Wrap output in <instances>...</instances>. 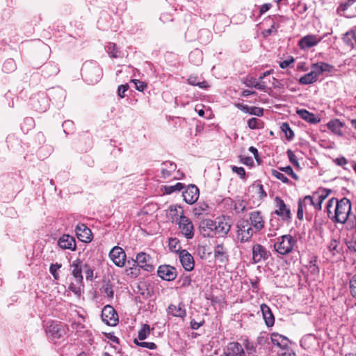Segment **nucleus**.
<instances>
[{
    "mask_svg": "<svg viewBox=\"0 0 356 356\" xmlns=\"http://www.w3.org/2000/svg\"><path fill=\"white\" fill-rule=\"evenodd\" d=\"M318 76L313 70L312 72L301 76L299 79V83L304 85H308L316 81Z\"/></svg>",
    "mask_w": 356,
    "mask_h": 356,
    "instance_id": "nucleus-35",
    "label": "nucleus"
},
{
    "mask_svg": "<svg viewBox=\"0 0 356 356\" xmlns=\"http://www.w3.org/2000/svg\"><path fill=\"white\" fill-rule=\"evenodd\" d=\"M248 221L252 228L257 233L264 227L265 221L260 211H254L249 213Z\"/></svg>",
    "mask_w": 356,
    "mask_h": 356,
    "instance_id": "nucleus-7",
    "label": "nucleus"
},
{
    "mask_svg": "<svg viewBox=\"0 0 356 356\" xmlns=\"http://www.w3.org/2000/svg\"><path fill=\"white\" fill-rule=\"evenodd\" d=\"M280 170L282 172H284L287 175H290L295 180L298 179V175L293 172V170L291 166L288 165L286 167L280 168Z\"/></svg>",
    "mask_w": 356,
    "mask_h": 356,
    "instance_id": "nucleus-51",
    "label": "nucleus"
},
{
    "mask_svg": "<svg viewBox=\"0 0 356 356\" xmlns=\"http://www.w3.org/2000/svg\"><path fill=\"white\" fill-rule=\"evenodd\" d=\"M230 224L224 218H218L215 221L214 236H225L229 232Z\"/></svg>",
    "mask_w": 356,
    "mask_h": 356,
    "instance_id": "nucleus-16",
    "label": "nucleus"
},
{
    "mask_svg": "<svg viewBox=\"0 0 356 356\" xmlns=\"http://www.w3.org/2000/svg\"><path fill=\"white\" fill-rule=\"evenodd\" d=\"M275 202L277 207V209L275 211V213L277 216H281L283 220L290 218L291 211L289 208L284 203V202L278 197H275Z\"/></svg>",
    "mask_w": 356,
    "mask_h": 356,
    "instance_id": "nucleus-21",
    "label": "nucleus"
},
{
    "mask_svg": "<svg viewBox=\"0 0 356 356\" xmlns=\"http://www.w3.org/2000/svg\"><path fill=\"white\" fill-rule=\"evenodd\" d=\"M199 195V189L195 185L188 186L182 193L184 201L189 204H194L197 200Z\"/></svg>",
    "mask_w": 356,
    "mask_h": 356,
    "instance_id": "nucleus-15",
    "label": "nucleus"
},
{
    "mask_svg": "<svg viewBox=\"0 0 356 356\" xmlns=\"http://www.w3.org/2000/svg\"><path fill=\"white\" fill-rule=\"evenodd\" d=\"M330 191V190L323 189L321 191H318V192L313 194L315 201H316V205L318 207V210L321 209L322 202L329 195Z\"/></svg>",
    "mask_w": 356,
    "mask_h": 356,
    "instance_id": "nucleus-33",
    "label": "nucleus"
},
{
    "mask_svg": "<svg viewBox=\"0 0 356 356\" xmlns=\"http://www.w3.org/2000/svg\"><path fill=\"white\" fill-rule=\"evenodd\" d=\"M241 162L247 165H252L253 160L250 156H241Z\"/></svg>",
    "mask_w": 356,
    "mask_h": 356,
    "instance_id": "nucleus-60",
    "label": "nucleus"
},
{
    "mask_svg": "<svg viewBox=\"0 0 356 356\" xmlns=\"http://www.w3.org/2000/svg\"><path fill=\"white\" fill-rule=\"evenodd\" d=\"M109 258L117 266L122 267L125 264L126 254L121 247L115 246L109 252Z\"/></svg>",
    "mask_w": 356,
    "mask_h": 356,
    "instance_id": "nucleus-9",
    "label": "nucleus"
},
{
    "mask_svg": "<svg viewBox=\"0 0 356 356\" xmlns=\"http://www.w3.org/2000/svg\"><path fill=\"white\" fill-rule=\"evenodd\" d=\"M348 286L351 296L356 299V275H353L350 277Z\"/></svg>",
    "mask_w": 356,
    "mask_h": 356,
    "instance_id": "nucleus-40",
    "label": "nucleus"
},
{
    "mask_svg": "<svg viewBox=\"0 0 356 356\" xmlns=\"http://www.w3.org/2000/svg\"><path fill=\"white\" fill-rule=\"evenodd\" d=\"M232 170H233V172L237 173L241 178L243 179L245 177V171L243 168L233 166Z\"/></svg>",
    "mask_w": 356,
    "mask_h": 356,
    "instance_id": "nucleus-57",
    "label": "nucleus"
},
{
    "mask_svg": "<svg viewBox=\"0 0 356 356\" xmlns=\"http://www.w3.org/2000/svg\"><path fill=\"white\" fill-rule=\"evenodd\" d=\"M150 334V327L147 324H144L141 330L138 332V339L143 341Z\"/></svg>",
    "mask_w": 356,
    "mask_h": 356,
    "instance_id": "nucleus-39",
    "label": "nucleus"
},
{
    "mask_svg": "<svg viewBox=\"0 0 356 356\" xmlns=\"http://www.w3.org/2000/svg\"><path fill=\"white\" fill-rule=\"evenodd\" d=\"M327 128L335 135L342 136L343 135V128L344 124L338 119L330 120L327 124Z\"/></svg>",
    "mask_w": 356,
    "mask_h": 356,
    "instance_id": "nucleus-26",
    "label": "nucleus"
},
{
    "mask_svg": "<svg viewBox=\"0 0 356 356\" xmlns=\"http://www.w3.org/2000/svg\"><path fill=\"white\" fill-rule=\"evenodd\" d=\"M238 107L240 108L242 111L248 112L249 113L257 116H262L264 113L263 108L259 107H249L248 106H242L240 104L238 105Z\"/></svg>",
    "mask_w": 356,
    "mask_h": 356,
    "instance_id": "nucleus-37",
    "label": "nucleus"
},
{
    "mask_svg": "<svg viewBox=\"0 0 356 356\" xmlns=\"http://www.w3.org/2000/svg\"><path fill=\"white\" fill-rule=\"evenodd\" d=\"M46 331L53 339H60L66 333L65 326L56 322H51Z\"/></svg>",
    "mask_w": 356,
    "mask_h": 356,
    "instance_id": "nucleus-11",
    "label": "nucleus"
},
{
    "mask_svg": "<svg viewBox=\"0 0 356 356\" xmlns=\"http://www.w3.org/2000/svg\"><path fill=\"white\" fill-rule=\"evenodd\" d=\"M81 264L82 262L80 259H76L72 265L73 268L72 275L78 284L81 283L83 281Z\"/></svg>",
    "mask_w": 356,
    "mask_h": 356,
    "instance_id": "nucleus-28",
    "label": "nucleus"
},
{
    "mask_svg": "<svg viewBox=\"0 0 356 356\" xmlns=\"http://www.w3.org/2000/svg\"><path fill=\"white\" fill-rule=\"evenodd\" d=\"M131 82L134 83L136 89L138 91L143 92L147 88V84L145 82L138 79H132Z\"/></svg>",
    "mask_w": 356,
    "mask_h": 356,
    "instance_id": "nucleus-53",
    "label": "nucleus"
},
{
    "mask_svg": "<svg viewBox=\"0 0 356 356\" xmlns=\"http://www.w3.org/2000/svg\"><path fill=\"white\" fill-rule=\"evenodd\" d=\"M61 268V264H51L49 268V271L54 277V279H58V273H57L58 270Z\"/></svg>",
    "mask_w": 356,
    "mask_h": 356,
    "instance_id": "nucleus-52",
    "label": "nucleus"
},
{
    "mask_svg": "<svg viewBox=\"0 0 356 356\" xmlns=\"http://www.w3.org/2000/svg\"><path fill=\"white\" fill-rule=\"evenodd\" d=\"M261 311L262 312L266 325L268 327L273 326L275 323V318L270 307L265 304H262L261 305Z\"/></svg>",
    "mask_w": 356,
    "mask_h": 356,
    "instance_id": "nucleus-27",
    "label": "nucleus"
},
{
    "mask_svg": "<svg viewBox=\"0 0 356 356\" xmlns=\"http://www.w3.org/2000/svg\"><path fill=\"white\" fill-rule=\"evenodd\" d=\"M269 256L270 252L261 245L255 244L252 246V261L254 264L265 261Z\"/></svg>",
    "mask_w": 356,
    "mask_h": 356,
    "instance_id": "nucleus-10",
    "label": "nucleus"
},
{
    "mask_svg": "<svg viewBox=\"0 0 356 356\" xmlns=\"http://www.w3.org/2000/svg\"><path fill=\"white\" fill-rule=\"evenodd\" d=\"M335 163L340 166H343L347 163V160L344 157L337 158L335 160Z\"/></svg>",
    "mask_w": 356,
    "mask_h": 356,
    "instance_id": "nucleus-63",
    "label": "nucleus"
},
{
    "mask_svg": "<svg viewBox=\"0 0 356 356\" xmlns=\"http://www.w3.org/2000/svg\"><path fill=\"white\" fill-rule=\"evenodd\" d=\"M244 84L247 87H254L260 90H264L266 87L264 82H259V81H256L255 79H254L253 77H251V76H248L245 79V80L244 81Z\"/></svg>",
    "mask_w": 356,
    "mask_h": 356,
    "instance_id": "nucleus-34",
    "label": "nucleus"
},
{
    "mask_svg": "<svg viewBox=\"0 0 356 356\" xmlns=\"http://www.w3.org/2000/svg\"><path fill=\"white\" fill-rule=\"evenodd\" d=\"M214 257L220 262H225L227 258V252L222 245H218L214 249Z\"/></svg>",
    "mask_w": 356,
    "mask_h": 356,
    "instance_id": "nucleus-36",
    "label": "nucleus"
},
{
    "mask_svg": "<svg viewBox=\"0 0 356 356\" xmlns=\"http://www.w3.org/2000/svg\"><path fill=\"white\" fill-rule=\"evenodd\" d=\"M286 153H287V155H288L290 162L295 166L300 168L298 158H297V156L295 154V153L293 151H291V149H288Z\"/></svg>",
    "mask_w": 356,
    "mask_h": 356,
    "instance_id": "nucleus-50",
    "label": "nucleus"
},
{
    "mask_svg": "<svg viewBox=\"0 0 356 356\" xmlns=\"http://www.w3.org/2000/svg\"><path fill=\"white\" fill-rule=\"evenodd\" d=\"M296 113L302 119L312 124H317L321 121L320 118L316 116L315 114L309 112L306 109H298L296 111Z\"/></svg>",
    "mask_w": 356,
    "mask_h": 356,
    "instance_id": "nucleus-25",
    "label": "nucleus"
},
{
    "mask_svg": "<svg viewBox=\"0 0 356 356\" xmlns=\"http://www.w3.org/2000/svg\"><path fill=\"white\" fill-rule=\"evenodd\" d=\"M102 318L104 322L111 326H115L118 323V315L111 305H106L103 308Z\"/></svg>",
    "mask_w": 356,
    "mask_h": 356,
    "instance_id": "nucleus-6",
    "label": "nucleus"
},
{
    "mask_svg": "<svg viewBox=\"0 0 356 356\" xmlns=\"http://www.w3.org/2000/svg\"><path fill=\"white\" fill-rule=\"evenodd\" d=\"M343 40L350 48L356 46V26L344 35Z\"/></svg>",
    "mask_w": 356,
    "mask_h": 356,
    "instance_id": "nucleus-30",
    "label": "nucleus"
},
{
    "mask_svg": "<svg viewBox=\"0 0 356 356\" xmlns=\"http://www.w3.org/2000/svg\"><path fill=\"white\" fill-rule=\"evenodd\" d=\"M280 129L285 134V136L287 139L291 140L293 138V131L291 130L288 123H282L280 126Z\"/></svg>",
    "mask_w": 356,
    "mask_h": 356,
    "instance_id": "nucleus-43",
    "label": "nucleus"
},
{
    "mask_svg": "<svg viewBox=\"0 0 356 356\" xmlns=\"http://www.w3.org/2000/svg\"><path fill=\"white\" fill-rule=\"evenodd\" d=\"M136 263L137 265L147 272H152L154 269L152 258L145 252H140L136 255Z\"/></svg>",
    "mask_w": 356,
    "mask_h": 356,
    "instance_id": "nucleus-8",
    "label": "nucleus"
},
{
    "mask_svg": "<svg viewBox=\"0 0 356 356\" xmlns=\"http://www.w3.org/2000/svg\"><path fill=\"white\" fill-rule=\"evenodd\" d=\"M270 339L273 345L283 350H286L289 348L290 341L287 337L283 335L273 332L270 334Z\"/></svg>",
    "mask_w": 356,
    "mask_h": 356,
    "instance_id": "nucleus-22",
    "label": "nucleus"
},
{
    "mask_svg": "<svg viewBox=\"0 0 356 356\" xmlns=\"http://www.w3.org/2000/svg\"><path fill=\"white\" fill-rule=\"evenodd\" d=\"M181 215H183V210L177 205H170L166 210L167 218L172 222H177Z\"/></svg>",
    "mask_w": 356,
    "mask_h": 356,
    "instance_id": "nucleus-24",
    "label": "nucleus"
},
{
    "mask_svg": "<svg viewBox=\"0 0 356 356\" xmlns=\"http://www.w3.org/2000/svg\"><path fill=\"white\" fill-rule=\"evenodd\" d=\"M177 224L181 234L188 239L194 236V226L192 221L186 216L181 215Z\"/></svg>",
    "mask_w": 356,
    "mask_h": 356,
    "instance_id": "nucleus-5",
    "label": "nucleus"
},
{
    "mask_svg": "<svg viewBox=\"0 0 356 356\" xmlns=\"http://www.w3.org/2000/svg\"><path fill=\"white\" fill-rule=\"evenodd\" d=\"M129 89V85L124 84V85H120L118 86V94L121 97H124V93L125 92Z\"/></svg>",
    "mask_w": 356,
    "mask_h": 356,
    "instance_id": "nucleus-56",
    "label": "nucleus"
},
{
    "mask_svg": "<svg viewBox=\"0 0 356 356\" xmlns=\"http://www.w3.org/2000/svg\"><path fill=\"white\" fill-rule=\"evenodd\" d=\"M221 356H245L242 346L237 342L229 343Z\"/></svg>",
    "mask_w": 356,
    "mask_h": 356,
    "instance_id": "nucleus-19",
    "label": "nucleus"
},
{
    "mask_svg": "<svg viewBox=\"0 0 356 356\" xmlns=\"http://www.w3.org/2000/svg\"><path fill=\"white\" fill-rule=\"evenodd\" d=\"M355 1L356 0H346V2L340 5L339 8L344 11L347 10L349 6L353 5Z\"/></svg>",
    "mask_w": 356,
    "mask_h": 356,
    "instance_id": "nucleus-59",
    "label": "nucleus"
},
{
    "mask_svg": "<svg viewBox=\"0 0 356 356\" xmlns=\"http://www.w3.org/2000/svg\"><path fill=\"white\" fill-rule=\"evenodd\" d=\"M107 51L111 57L112 58H118L120 56V51L116 47L115 43H108L107 45Z\"/></svg>",
    "mask_w": 356,
    "mask_h": 356,
    "instance_id": "nucleus-42",
    "label": "nucleus"
},
{
    "mask_svg": "<svg viewBox=\"0 0 356 356\" xmlns=\"http://www.w3.org/2000/svg\"><path fill=\"white\" fill-rule=\"evenodd\" d=\"M81 74L87 82L94 84L100 81L103 72L99 64L92 61H87L83 65Z\"/></svg>",
    "mask_w": 356,
    "mask_h": 356,
    "instance_id": "nucleus-2",
    "label": "nucleus"
},
{
    "mask_svg": "<svg viewBox=\"0 0 356 356\" xmlns=\"http://www.w3.org/2000/svg\"><path fill=\"white\" fill-rule=\"evenodd\" d=\"M179 257L183 268L191 271L194 268V259L193 256L186 250H181L179 252Z\"/></svg>",
    "mask_w": 356,
    "mask_h": 356,
    "instance_id": "nucleus-18",
    "label": "nucleus"
},
{
    "mask_svg": "<svg viewBox=\"0 0 356 356\" xmlns=\"http://www.w3.org/2000/svg\"><path fill=\"white\" fill-rule=\"evenodd\" d=\"M76 235L77 238L84 243H90L92 239L91 230L84 224H78L76 227Z\"/></svg>",
    "mask_w": 356,
    "mask_h": 356,
    "instance_id": "nucleus-17",
    "label": "nucleus"
},
{
    "mask_svg": "<svg viewBox=\"0 0 356 356\" xmlns=\"http://www.w3.org/2000/svg\"><path fill=\"white\" fill-rule=\"evenodd\" d=\"M134 342L138 346L146 348L150 350H154L156 348V345L153 342H139L137 339H135Z\"/></svg>",
    "mask_w": 356,
    "mask_h": 356,
    "instance_id": "nucleus-46",
    "label": "nucleus"
},
{
    "mask_svg": "<svg viewBox=\"0 0 356 356\" xmlns=\"http://www.w3.org/2000/svg\"><path fill=\"white\" fill-rule=\"evenodd\" d=\"M169 248L173 251H178L180 248L179 241L177 238H170L169 241Z\"/></svg>",
    "mask_w": 356,
    "mask_h": 356,
    "instance_id": "nucleus-55",
    "label": "nucleus"
},
{
    "mask_svg": "<svg viewBox=\"0 0 356 356\" xmlns=\"http://www.w3.org/2000/svg\"><path fill=\"white\" fill-rule=\"evenodd\" d=\"M347 246L350 250L356 252V239H351L347 242Z\"/></svg>",
    "mask_w": 356,
    "mask_h": 356,
    "instance_id": "nucleus-61",
    "label": "nucleus"
},
{
    "mask_svg": "<svg viewBox=\"0 0 356 356\" xmlns=\"http://www.w3.org/2000/svg\"><path fill=\"white\" fill-rule=\"evenodd\" d=\"M157 274L163 280L172 281L177 277V270L170 265H162L159 267Z\"/></svg>",
    "mask_w": 356,
    "mask_h": 356,
    "instance_id": "nucleus-12",
    "label": "nucleus"
},
{
    "mask_svg": "<svg viewBox=\"0 0 356 356\" xmlns=\"http://www.w3.org/2000/svg\"><path fill=\"white\" fill-rule=\"evenodd\" d=\"M338 247L339 242L335 239L331 240L329 244L327 245V249L332 253V255H334L337 252H339Z\"/></svg>",
    "mask_w": 356,
    "mask_h": 356,
    "instance_id": "nucleus-47",
    "label": "nucleus"
},
{
    "mask_svg": "<svg viewBox=\"0 0 356 356\" xmlns=\"http://www.w3.org/2000/svg\"><path fill=\"white\" fill-rule=\"evenodd\" d=\"M334 67L327 63L320 62L312 65V69L317 76L323 72H330Z\"/></svg>",
    "mask_w": 356,
    "mask_h": 356,
    "instance_id": "nucleus-31",
    "label": "nucleus"
},
{
    "mask_svg": "<svg viewBox=\"0 0 356 356\" xmlns=\"http://www.w3.org/2000/svg\"><path fill=\"white\" fill-rule=\"evenodd\" d=\"M314 201H315V199L313 195H306L302 200H299L297 216L300 220L303 218L304 212H307L312 209Z\"/></svg>",
    "mask_w": 356,
    "mask_h": 356,
    "instance_id": "nucleus-13",
    "label": "nucleus"
},
{
    "mask_svg": "<svg viewBox=\"0 0 356 356\" xmlns=\"http://www.w3.org/2000/svg\"><path fill=\"white\" fill-rule=\"evenodd\" d=\"M294 62V59L293 57H291L289 59L284 60L282 62L280 63V67L282 69L286 68L288 66L290 65L292 63Z\"/></svg>",
    "mask_w": 356,
    "mask_h": 356,
    "instance_id": "nucleus-58",
    "label": "nucleus"
},
{
    "mask_svg": "<svg viewBox=\"0 0 356 356\" xmlns=\"http://www.w3.org/2000/svg\"><path fill=\"white\" fill-rule=\"evenodd\" d=\"M189 58L191 62L195 65H199L202 62V53L199 50L196 49L191 52L189 55Z\"/></svg>",
    "mask_w": 356,
    "mask_h": 356,
    "instance_id": "nucleus-41",
    "label": "nucleus"
},
{
    "mask_svg": "<svg viewBox=\"0 0 356 356\" xmlns=\"http://www.w3.org/2000/svg\"><path fill=\"white\" fill-rule=\"evenodd\" d=\"M215 221L211 219H204L200 222V229L204 236L213 237L214 236Z\"/></svg>",
    "mask_w": 356,
    "mask_h": 356,
    "instance_id": "nucleus-23",
    "label": "nucleus"
},
{
    "mask_svg": "<svg viewBox=\"0 0 356 356\" xmlns=\"http://www.w3.org/2000/svg\"><path fill=\"white\" fill-rule=\"evenodd\" d=\"M272 175L275 177L277 179L281 180L283 183H288L289 179L282 172L276 170H272Z\"/></svg>",
    "mask_w": 356,
    "mask_h": 356,
    "instance_id": "nucleus-54",
    "label": "nucleus"
},
{
    "mask_svg": "<svg viewBox=\"0 0 356 356\" xmlns=\"http://www.w3.org/2000/svg\"><path fill=\"white\" fill-rule=\"evenodd\" d=\"M250 188L260 200H263L267 195L264 189L263 185L260 184H254L250 186Z\"/></svg>",
    "mask_w": 356,
    "mask_h": 356,
    "instance_id": "nucleus-38",
    "label": "nucleus"
},
{
    "mask_svg": "<svg viewBox=\"0 0 356 356\" xmlns=\"http://www.w3.org/2000/svg\"><path fill=\"white\" fill-rule=\"evenodd\" d=\"M236 228L237 239L242 243L250 241L253 234L257 233L245 219L237 222Z\"/></svg>",
    "mask_w": 356,
    "mask_h": 356,
    "instance_id": "nucleus-4",
    "label": "nucleus"
},
{
    "mask_svg": "<svg viewBox=\"0 0 356 356\" xmlns=\"http://www.w3.org/2000/svg\"><path fill=\"white\" fill-rule=\"evenodd\" d=\"M296 243V240L291 235H283L277 238L274 249L280 254L285 255L292 252Z\"/></svg>",
    "mask_w": 356,
    "mask_h": 356,
    "instance_id": "nucleus-3",
    "label": "nucleus"
},
{
    "mask_svg": "<svg viewBox=\"0 0 356 356\" xmlns=\"http://www.w3.org/2000/svg\"><path fill=\"white\" fill-rule=\"evenodd\" d=\"M188 83L192 86H197L201 88H207L209 87V86L206 81H202V82L197 81V77H195V76H190L188 79Z\"/></svg>",
    "mask_w": 356,
    "mask_h": 356,
    "instance_id": "nucleus-44",
    "label": "nucleus"
},
{
    "mask_svg": "<svg viewBox=\"0 0 356 356\" xmlns=\"http://www.w3.org/2000/svg\"><path fill=\"white\" fill-rule=\"evenodd\" d=\"M248 126L251 129H259L261 127V120L252 118L248 121Z\"/></svg>",
    "mask_w": 356,
    "mask_h": 356,
    "instance_id": "nucleus-48",
    "label": "nucleus"
},
{
    "mask_svg": "<svg viewBox=\"0 0 356 356\" xmlns=\"http://www.w3.org/2000/svg\"><path fill=\"white\" fill-rule=\"evenodd\" d=\"M182 188H183V184L181 183H177L175 185H173V186H164L165 193L167 194H170L176 191H179Z\"/></svg>",
    "mask_w": 356,
    "mask_h": 356,
    "instance_id": "nucleus-45",
    "label": "nucleus"
},
{
    "mask_svg": "<svg viewBox=\"0 0 356 356\" xmlns=\"http://www.w3.org/2000/svg\"><path fill=\"white\" fill-rule=\"evenodd\" d=\"M169 313L176 317L184 318L186 315L184 305L179 304L178 305H170L168 307Z\"/></svg>",
    "mask_w": 356,
    "mask_h": 356,
    "instance_id": "nucleus-32",
    "label": "nucleus"
},
{
    "mask_svg": "<svg viewBox=\"0 0 356 356\" xmlns=\"http://www.w3.org/2000/svg\"><path fill=\"white\" fill-rule=\"evenodd\" d=\"M176 168L177 165L174 163L169 161L163 163L161 168V177L163 179L171 177Z\"/></svg>",
    "mask_w": 356,
    "mask_h": 356,
    "instance_id": "nucleus-29",
    "label": "nucleus"
},
{
    "mask_svg": "<svg viewBox=\"0 0 356 356\" xmlns=\"http://www.w3.org/2000/svg\"><path fill=\"white\" fill-rule=\"evenodd\" d=\"M322 38L316 35H307L302 37L298 42L301 49H307L317 45Z\"/></svg>",
    "mask_w": 356,
    "mask_h": 356,
    "instance_id": "nucleus-14",
    "label": "nucleus"
},
{
    "mask_svg": "<svg viewBox=\"0 0 356 356\" xmlns=\"http://www.w3.org/2000/svg\"><path fill=\"white\" fill-rule=\"evenodd\" d=\"M58 245L63 250H76V241L73 236L69 234L62 235L58 240Z\"/></svg>",
    "mask_w": 356,
    "mask_h": 356,
    "instance_id": "nucleus-20",
    "label": "nucleus"
},
{
    "mask_svg": "<svg viewBox=\"0 0 356 356\" xmlns=\"http://www.w3.org/2000/svg\"><path fill=\"white\" fill-rule=\"evenodd\" d=\"M249 151L253 154L256 160L258 161L259 154H258V151H257V148H255L253 146H251L249 147Z\"/></svg>",
    "mask_w": 356,
    "mask_h": 356,
    "instance_id": "nucleus-64",
    "label": "nucleus"
},
{
    "mask_svg": "<svg viewBox=\"0 0 356 356\" xmlns=\"http://www.w3.org/2000/svg\"><path fill=\"white\" fill-rule=\"evenodd\" d=\"M3 69L6 72L13 71L15 69L14 60L13 59L7 60L3 65Z\"/></svg>",
    "mask_w": 356,
    "mask_h": 356,
    "instance_id": "nucleus-49",
    "label": "nucleus"
},
{
    "mask_svg": "<svg viewBox=\"0 0 356 356\" xmlns=\"http://www.w3.org/2000/svg\"><path fill=\"white\" fill-rule=\"evenodd\" d=\"M326 209L328 217L334 222L345 223L351 211L350 201L343 197L340 200L332 197L328 200Z\"/></svg>",
    "mask_w": 356,
    "mask_h": 356,
    "instance_id": "nucleus-1",
    "label": "nucleus"
},
{
    "mask_svg": "<svg viewBox=\"0 0 356 356\" xmlns=\"http://www.w3.org/2000/svg\"><path fill=\"white\" fill-rule=\"evenodd\" d=\"M104 293L106 294L107 297L110 298L113 297V291L111 286H107L104 289Z\"/></svg>",
    "mask_w": 356,
    "mask_h": 356,
    "instance_id": "nucleus-62",
    "label": "nucleus"
}]
</instances>
